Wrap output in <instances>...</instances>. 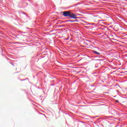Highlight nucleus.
<instances>
[{
  "label": "nucleus",
  "instance_id": "nucleus-4",
  "mask_svg": "<svg viewBox=\"0 0 127 127\" xmlns=\"http://www.w3.org/2000/svg\"><path fill=\"white\" fill-rule=\"evenodd\" d=\"M92 52H93V54H95L96 55H101V54H102L96 51H93Z\"/></svg>",
  "mask_w": 127,
  "mask_h": 127
},
{
  "label": "nucleus",
  "instance_id": "nucleus-3",
  "mask_svg": "<svg viewBox=\"0 0 127 127\" xmlns=\"http://www.w3.org/2000/svg\"><path fill=\"white\" fill-rule=\"evenodd\" d=\"M67 22H78L79 21L78 20L75 19V20H67Z\"/></svg>",
  "mask_w": 127,
  "mask_h": 127
},
{
  "label": "nucleus",
  "instance_id": "nucleus-1",
  "mask_svg": "<svg viewBox=\"0 0 127 127\" xmlns=\"http://www.w3.org/2000/svg\"><path fill=\"white\" fill-rule=\"evenodd\" d=\"M61 13H63V15H64V17H67V16H69V17H70V15L71 14V11H64L62 12Z\"/></svg>",
  "mask_w": 127,
  "mask_h": 127
},
{
  "label": "nucleus",
  "instance_id": "nucleus-5",
  "mask_svg": "<svg viewBox=\"0 0 127 127\" xmlns=\"http://www.w3.org/2000/svg\"><path fill=\"white\" fill-rule=\"evenodd\" d=\"M10 64H11V65H12L13 66H14V65L13 64V63H12V62L10 63Z\"/></svg>",
  "mask_w": 127,
  "mask_h": 127
},
{
  "label": "nucleus",
  "instance_id": "nucleus-8",
  "mask_svg": "<svg viewBox=\"0 0 127 127\" xmlns=\"http://www.w3.org/2000/svg\"><path fill=\"white\" fill-rule=\"evenodd\" d=\"M95 118V117H92V118Z\"/></svg>",
  "mask_w": 127,
  "mask_h": 127
},
{
  "label": "nucleus",
  "instance_id": "nucleus-7",
  "mask_svg": "<svg viewBox=\"0 0 127 127\" xmlns=\"http://www.w3.org/2000/svg\"><path fill=\"white\" fill-rule=\"evenodd\" d=\"M66 40H68V39H66Z\"/></svg>",
  "mask_w": 127,
  "mask_h": 127
},
{
  "label": "nucleus",
  "instance_id": "nucleus-6",
  "mask_svg": "<svg viewBox=\"0 0 127 127\" xmlns=\"http://www.w3.org/2000/svg\"><path fill=\"white\" fill-rule=\"evenodd\" d=\"M52 86H54V84H52Z\"/></svg>",
  "mask_w": 127,
  "mask_h": 127
},
{
  "label": "nucleus",
  "instance_id": "nucleus-2",
  "mask_svg": "<svg viewBox=\"0 0 127 127\" xmlns=\"http://www.w3.org/2000/svg\"><path fill=\"white\" fill-rule=\"evenodd\" d=\"M69 17L70 18H73V19H77V18H78V17H77L76 14H75L74 13H72V12H70Z\"/></svg>",
  "mask_w": 127,
  "mask_h": 127
}]
</instances>
